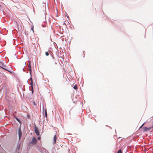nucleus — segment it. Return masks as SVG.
<instances>
[{"instance_id": "obj_1", "label": "nucleus", "mask_w": 153, "mask_h": 153, "mask_svg": "<svg viewBox=\"0 0 153 153\" xmlns=\"http://www.w3.org/2000/svg\"><path fill=\"white\" fill-rule=\"evenodd\" d=\"M37 143L36 139L34 137H33L32 140L30 143V144H32L34 145L36 144Z\"/></svg>"}, {"instance_id": "obj_2", "label": "nucleus", "mask_w": 153, "mask_h": 153, "mask_svg": "<svg viewBox=\"0 0 153 153\" xmlns=\"http://www.w3.org/2000/svg\"><path fill=\"white\" fill-rule=\"evenodd\" d=\"M153 128V126L150 127L148 128H147L145 126H144L143 127V131H149L151 130Z\"/></svg>"}, {"instance_id": "obj_3", "label": "nucleus", "mask_w": 153, "mask_h": 153, "mask_svg": "<svg viewBox=\"0 0 153 153\" xmlns=\"http://www.w3.org/2000/svg\"><path fill=\"white\" fill-rule=\"evenodd\" d=\"M35 133H36V134L37 135H39V132L38 129L36 127V126H35Z\"/></svg>"}, {"instance_id": "obj_4", "label": "nucleus", "mask_w": 153, "mask_h": 153, "mask_svg": "<svg viewBox=\"0 0 153 153\" xmlns=\"http://www.w3.org/2000/svg\"><path fill=\"white\" fill-rule=\"evenodd\" d=\"M0 67L1 68H2L3 69H4L5 70H7L6 69H5L4 68L5 65H4V63L0 61Z\"/></svg>"}, {"instance_id": "obj_5", "label": "nucleus", "mask_w": 153, "mask_h": 153, "mask_svg": "<svg viewBox=\"0 0 153 153\" xmlns=\"http://www.w3.org/2000/svg\"><path fill=\"white\" fill-rule=\"evenodd\" d=\"M30 63H31V62H30V61L28 62V63L27 64V65L28 66V68H29L30 73L31 74V65H30Z\"/></svg>"}, {"instance_id": "obj_6", "label": "nucleus", "mask_w": 153, "mask_h": 153, "mask_svg": "<svg viewBox=\"0 0 153 153\" xmlns=\"http://www.w3.org/2000/svg\"><path fill=\"white\" fill-rule=\"evenodd\" d=\"M19 140H20V138L22 136V132L20 131V129L19 130Z\"/></svg>"}, {"instance_id": "obj_7", "label": "nucleus", "mask_w": 153, "mask_h": 153, "mask_svg": "<svg viewBox=\"0 0 153 153\" xmlns=\"http://www.w3.org/2000/svg\"><path fill=\"white\" fill-rule=\"evenodd\" d=\"M30 80L31 81V83H30V85L31 86V87H32V92L33 91V80L32 79L31 77L30 78Z\"/></svg>"}, {"instance_id": "obj_8", "label": "nucleus", "mask_w": 153, "mask_h": 153, "mask_svg": "<svg viewBox=\"0 0 153 153\" xmlns=\"http://www.w3.org/2000/svg\"><path fill=\"white\" fill-rule=\"evenodd\" d=\"M56 135H54V137H53V142H54V143L56 142Z\"/></svg>"}, {"instance_id": "obj_9", "label": "nucleus", "mask_w": 153, "mask_h": 153, "mask_svg": "<svg viewBox=\"0 0 153 153\" xmlns=\"http://www.w3.org/2000/svg\"><path fill=\"white\" fill-rule=\"evenodd\" d=\"M74 88L75 90H76L77 89V86L76 85H75L74 87Z\"/></svg>"}, {"instance_id": "obj_10", "label": "nucleus", "mask_w": 153, "mask_h": 153, "mask_svg": "<svg viewBox=\"0 0 153 153\" xmlns=\"http://www.w3.org/2000/svg\"><path fill=\"white\" fill-rule=\"evenodd\" d=\"M20 144H19L18 146H17V149L19 150V149H20Z\"/></svg>"}, {"instance_id": "obj_11", "label": "nucleus", "mask_w": 153, "mask_h": 153, "mask_svg": "<svg viewBox=\"0 0 153 153\" xmlns=\"http://www.w3.org/2000/svg\"><path fill=\"white\" fill-rule=\"evenodd\" d=\"M45 117H47V113L46 110H45Z\"/></svg>"}, {"instance_id": "obj_12", "label": "nucleus", "mask_w": 153, "mask_h": 153, "mask_svg": "<svg viewBox=\"0 0 153 153\" xmlns=\"http://www.w3.org/2000/svg\"><path fill=\"white\" fill-rule=\"evenodd\" d=\"M117 153H122V151L121 149H120L117 152Z\"/></svg>"}, {"instance_id": "obj_13", "label": "nucleus", "mask_w": 153, "mask_h": 153, "mask_svg": "<svg viewBox=\"0 0 153 153\" xmlns=\"http://www.w3.org/2000/svg\"><path fill=\"white\" fill-rule=\"evenodd\" d=\"M16 120H17V121H18L19 123H21L20 121V120H19L18 118H16Z\"/></svg>"}, {"instance_id": "obj_14", "label": "nucleus", "mask_w": 153, "mask_h": 153, "mask_svg": "<svg viewBox=\"0 0 153 153\" xmlns=\"http://www.w3.org/2000/svg\"><path fill=\"white\" fill-rule=\"evenodd\" d=\"M45 54H46V56H48L49 54V53L48 52H45Z\"/></svg>"}, {"instance_id": "obj_15", "label": "nucleus", "mask_w": 153, "mask_h": 153, "mask_svg": "<svg viewBox=\"0 0 153 153\" xmlns=\"http://www.w3.org/2000/svg\"><path fill=\"white\" fill-rule=\"evenodd\" d=\"M31 30L33 31V32H34L33 26H32V27H31Z\"/></svg>"}, {"instance_id": "obj_16", "label": "nucleus", "mask_w": 153, "mask_h": 153, "mask_svg": "<svg viewBox=\"0 0 153 153\" xmlns=\"http://www.w3.org/2000/svg\"><path fill=\"white\" fill-rule=\"evenodd\" d=\"M41 139V137H39L38 138V140H39Z\"/></svg>"}, {"instance_id": "obj_17", "label": "nucleus", "mask_w": 153, "mask_h": 153, "mask_svg": "<svg viewBox=\"0 0 153 153\" xmlns=\"http://www.w3.org/2000/svg\"><path fill=\"white\" fill-rule=\"evenodd\" d=\"M33 104L34 105H35V102H33Z\"/></svg>"}, {"instance_id": "obj_18", "label": "nucleus", "mask_w": 153, "mask_h": 153, "mask_svg": "<svg viewBox=\"0 0 153 153\" xmlns=\"http://www.w3.org/2000/svg\"><path fill=\"white\" fill-rule=\"evenodd\" d=\"M143 125H142V126H141L140 127V128L142 127L143 126Z\"/></svg>"}, {"instance_id": "obj_19", "label": "nucleus", "mask_w": 153, "mask_h": 153, "mask_svg": "<svg viewBox=\"0 0 153 153\" xmlns=\"http://www.w3.org/2000/svg\"><path fill=\"white\" fill-rule=\"evenodd\" d=\"M55 64H57V63L56 62H55Z\"/></svg>"}, {"instance_id": "obj_20", "label": "nucleus", "mask_w": 153, "mask_h": 153, "mask_svg": "<svg viewBox=\"0 0 153 153\" xmlns=\"http://www.w3.org/2000/svg\"><path fill=\"white\" fill-rule=\"evenodd\" d=\"M45 110V109H44V108H43V111H44V110Z\"/></svg>"}, {"instance_id": "obj_21", "label": "nucleus", "mask_w": 153, "mask_h": 153, "mask_svg": "<svg viewBox=\"0 0 153 153\" xmlns=\"http://www.w3.org/2000/svg\"><path fill=\"white\" fill-rule=\"evenodd\" d=\"M18 153H19V152H18Z\"/></svg>"}]
</instances>
